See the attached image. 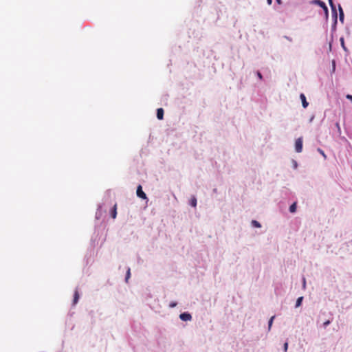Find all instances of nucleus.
I'll list each match as a JSON object with an SVG mask.
<instances>
[{
	"mask_svg": "<svg viewBox=\"0 0 352 352\" xmlns=\"http://www.w3.org/2000/svg\"><path fill=\"white\" fill-rule=\"evenodd\" d=\"M267 3L268 4H272V0H267Z\"/></svg>",
	"mask_w": 352,
	"mask_h": 352,
	"instance_id": "obj_24",
	"label": "nucleus"
},
{
	"mask_svg": "<svg viewBox=\"0 0 352 352\" xmlns=\"http://www.w3.org/2000/svg\"><path fill=\"white\" fill-rule=\"evenodd\" d=\"M80 296L78 289H76L74 294V300H73V305H75L77 304L78 300H79Z\"/></svg>",
	"mask_w": 352,
	"mask_h": 352,
	"instance_id": "obj_7",
	"label": "nucleus"
},
{
	"mask_svg": "<svg viewBox=\"0 0 352 352\" xmlns=\"http://www.w3.org/2000/svg\"><path fill=\"white\" fill-rule=\"evenodd\" d=\"M190 204L192 207H196L197 206V199L193 197L190 200Z\"/></svg>",
	"mask_w": 352,
	"mask_h": 352,
	"instance_id": "obj_14",
	"label": "nucleus"
},
{
	"mask_svg": "<svg viewBox=\"0 0 352 352\" xmlns=\"http://www.w3.org/2000/svg\"><path fill=\"white\" fill-rule=\"evenodd\" d=\"M346 98L352 100V95H347Z\"/></svg>",
	"mask_w": 352,
	"mask_h": 352,
	"instance_id": "obj_22",
	"label": "nucleus"
},
{
	"mask_svg": "<svg viewBox=\"0 0 352 352\" xmlns=\"http://www.w3.org/2000/svg\"><path fill=\"white\" fill-rule=\"evenodd\" d=\"M300 100L302 101V104L304 108H307L309 105V103L307 102L306 100V97L304 94H300Z\"/></svg>",
	"mask_w": 352,
	"mask_h": 352,
	"instance_id": "obj_5",
	"label": "nucleus"
},
{
	"mask_svg": "<svg viewBox=\"0 0 352 352\" xmlns=\"http://www.w3.org/2000/svg\"><path fill=\"white\" fill-rule=\"evenodd\" d=\"M305 285H306V280H305V278H303V287H305Z\"/></svg>",
	"mask_w": 352,
	"mask_h": 352,
	"instance_id": "obj_23",
	"label": "nucleus"
},
{
	"mask_svg": "<svg viewBox=\"0 0 352 352\" xmlns=\"http://www.w3.org/2000/svg\"><path fill=\"white\" fill-rule=\"evenodd\" d=\"M176 305H177V303H176V302H171V303L170 304V307H175Z\"/></svg>",
	"mask_w": 352,
	"mask_h": 352,
	"instance_id": "obj_21",
	"label": "nucleus"
},
{
	"mask_svg": "<svg viewBox=\"0 0 352 352\" xmlns=\"http://www.w3.org/2000/svg\"><path fill=\"white\" fill-rule=\"evenodd\" d=\"M179 318L183 321H188L192 319V316L188 313H183L179 315Z\"/></svg>",
	"mask_w": 352,
	"mask_h": 352,
	"instance_id": "obj_4",
	"label": "nucleus"
},
{
	"mask_svg": "<svg viewBox=\"0 0 352 352\" xmlns=\"http://www.w3.org/2000/svg\"><path fill=\"white\" fill-rule=\"evenodd\" d=\"M329 1V3L331 6V8L332 10V12L334 13L335 16H336L337 14H336V6L335 5L333 4V0H328Z\"/></svg>",
	"mask_w": 352,
	"mask_h": 352,
	"instance_id": "obj_9",
	"label": "nucleus"
},
{
	"mask_svg": "<svg viewBox=\"0 0 352 352\" xmlns=\"http://www.w3.org/2000/svg\"><path fill=\"white\" fill-rule=\"evenodd\" d=\"M302 300H303V297L302 296L299 297L297 299L296 302V307H300L301 305Z\"/></svg>",
	"mask_w": 352,
	"mask_h": 352,
	"instance_id": "obj_10",
	"label": "nucleus"
},
{
	"mask_svg": "<svg viewBox=\"0 0 352 352\" xmlns=\"http://www.w3.org/2000/svg\"><path fill=\"white\" fill-rule=\"evenodd\" d=\"M130 276H131V270H130V268H128V270L126 271V278H125L126 282H128V280L130 278Z\"/></svg>",
	"mask_w": 352,
	"mask_h": 352,
	"instance_id": "obj_15",
	"label": "nucleus"
},
{
	"mask_svg": "<svg viewBox=\"0 0 352 352\" xmlns=\"http://www.w3.org/2000/svg\"><path fill=\"white\" fill-rule=\"evenodd\" d=\"M136 194H137V196L139 197L140 198H142L143 199H147V197H146V194L142 190V188L141 185H139L138 186Z\"/></svg>",
	"mask_w": 352,
	"mask_h": 352,
	"instance_id": "obj_3",
	"label": "nucleus"
},
{
	"mask_svg": "<svg viewBox=\"0 0 352 352\" xmlns=\"http://www.w3.org/2000/svg\"><path fill=\"white\" fill-rule=\"evenodd\" d=\"M311 3L318 5L319 6H322V8L323 9L326 16H328V13H329L328 8L323 1H322L320 0H313V1H311Z\"/></svg>",
	"mask_w": 352,
	"mask_h": 352,
	"instance_id": "obj_1",
	"label": "nucleus"
},
{
	"mask_svg": "<svg viewBox=\"0 0 352 352\" xmlns=\"http://www.w3.org/2000/svg\"><path fill=\"white\" fill-rule=\"evenodd\" d=\"M283 347H284V351H285V352H287V349H288V343H287V342H285V343L284 344Z\"/></svg>",
	"mask_w": 352,
	"mask_h": 352,
	"instance_id": "obj_19",
	"label": "nucleus"
},
{
	"mask_svg": "<svg viewBox=\"0 0 352 352\" xmlns=\"http://www.w3.org/2000/svg\"><path fill=\"white\" fill-rule=\"evenodd\" d=\"M275 316H273L271 317V318L269 320V322H268V327H269V329H270L272 325V323H273V320L274 319Z\"/></svg>",
	"mask_w": 352,
	"mask_h": 352,
	"instance_id": "obj_16",
	"label": "nucleus"
},
{
	"mask_svg": "<svg viewBox=\"0 0 352 352\" xmlns=\"http://www.w3.org/2000/svg\"><path fill=\"white\" fill-rule=\"evenodd\" d=\"M276 1H277V2H278L279 4H280V3H281V0H276Z\"/></svg>",
	"mask_w": 352,
	"mask_h": 352,
	"instance_id": "obj_25",
	"label": "nucleus"
},
{
	"mask_svg": "<svg viewBox=\"0 0 352 352\" xmlns=\"http://www.w3.org/2000/svg\"><path fill=\"white\" fill-rule=\"evenodd\" d=\"M331 323L330 320H327L323 323V327L326 328Z\"/></svg>",
	"mask_w": 352,
	"mask_h": 352,
	"instance_id": "obj_18",
	"label": "nucleus"
},
{
	"mask_svg": "<svg viewBox=\"0 0 352 352\" xmlns=\"http://www.w3.org/2000/svg\"><path fill=\"white\" fill-rule=\"evenodd\" d=\"M256 74H257V76L259 78V79L261 80L263 78L262 74H261L260 72H257Z\"/></svg>",
	"mask_w": 352,
	"mask_h": 352,
	"instance_id": "obj_20",
	"label": "nucleus"
},
{
	"mask_svg": "<svg viewBox=\"0 0 352 352\" xmlns=\"http://www.w3.org/2000/svg\"><path fill=\"white\" fill-rule=\"evenodd\" d=\"M252 225L254 227H256V228H261V223L258 221H256V220H252Z\"/></svg>",
	"mask_w": 352,
	"mask_h": 352,
	"instance_id": "obj_13",
	"label": "nucleus"
},
{
	"mask_svg": "<svg viewBox=\"0 0 352 352\" xmlns=\"http://www.w3.org/2000/svg\"><path fill=\"white\" fill-rule=\"evenodd\" d=\"M111 215L113 219L116 218V215H117V205L116 204H115L114 206L113 207L111 212Z\"/></svg>",
	"mask_w": 352,
	"mask_h": 352,
	"instance_id": "obj_8",
	"label": "nucleus"
},
{
	"mask_svg": "<svg viewBox=\"0 0 352 352\" xmlns=\"http://www.w3.org/2000/svg\"><path fill=\"white\" fill-rule=\"evenodd\" d=\"M157 118L159 120H162L164 118V109L162 108H159L157 109Z\"/></svg>",
	"mask_w": 352,
	"mask_h": 352,
	"instance_id": "obj_6",
	"label": "nucleus"
},
{
	"mask_svg": "<svg viewBox=\"0 0 352 352\" xmlns=\"http://www.w3.org/2000/svg\"><path fill=\"white\" fill-rule=\"evenodd\" d=\"M296 203H294L290 206L289 211L293 213V212H296Z\"/></svg>",
	"mask_w": 352,
	"mask_h": 352,
	"instance_id": "obj_12",
	"label": "nucleus"
},
{
	"mask_svg": "<svg viewBox=\"0 0 352 352\" xmlns=\"http://www.w3.org/2000/svg\"><path fill=\"white\" fill-rule=\"evenodd\" d=\"M339 12H340V20L343 21L344 12H343L342 8H341V6L340 5H339Z\"/></svg>",
	"mask_w": 352,
	"mask_h": 352,
	"instance_id": "obj_11",
	"label": "nucleus"
},
{
	"mask_svg": "<svg viewBox=\"0 0 352 352\" xmlns=\"http://www.w3.org/2000/svg\"><path fill=\"white\" fill-rule=\"evenodd\" d=\"M295 149L297 153H300L302 151V138H299L296 140Z\"/></svg>",
	"mask_w": 352,
	"mask_h": 352,
	"instance_id": "obj_2",
	"label": "nucleus"
},
{
	"mask_svg": "<svg viewBox=\"0 0 352 352\" xmlns=\"http://www.w3.org/2000/svg\"><path fill=\"white\" fill-rule=\"evenodd\" d=\"M318 151L324 157V159L327 158L326 155L324 154V151L321 148H318Z\"/></svg>",
	"mask_w": 352,
	"mask_h": 352,
	"instance_id": "obj_17",
	"label": "nucleus"
}]
</instances>
